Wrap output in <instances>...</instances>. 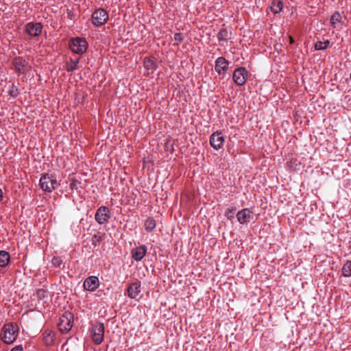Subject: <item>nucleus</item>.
<instances>
[{
    "label": "nucleus",
    "mask_w": 351,
    "mask_h": 351,
    "mask_svg": "<svg viewBox=\"0 0 351 351\" xmlns=\"http://www.w3.org/2000/svg\"><path fill=\"white\" fill-rule=\"evenodd\" d=\"M156 58L153 56H147L143 60L144 67L147 71H154L157 68Z\"/></svg>",
    "instance_id": "obj_17"
},
{
    "label": "nucleus",
    "mask_w": 351,
    "mask_h": 351,
    "mask_svg": "<svg viewBox=\"0 0 351 351\" xmlns=\"http://www.w3.org/2000/svg\"><path fill=\"white\" fill-rule=\"evenodd\" d=\"M271 10L274 14L280 13L283 8V2L282 0H273L270 6Z\"/></svg>",
    "instance_id": "obj_22"
},
{
    "label": "nucleus",
    "mask_w": 351,
    "mask_h": 351,
    "mask_svg": "<svg viewBox=\"0 0 351 351\" xmlns=\"http://www.w3.org/2000/svg\"><path fill=\"white\" fill-rule=\"evenodd\" d=\"M238 221L241 224L247 223L253 218V213L249 208H243L237 214Z\"/></svg>",
    "instance_id": "obj_14"
},
{
    "label": "nucleus",
    "mask_w": 351,
    "mask_h": 351,
    "mask_svg": "<svg viewBox=\"0 0 351 351\" xmlns=\"http://www.w3.org/2000/svg\"><path fill=\"white\" fill-rule=\"evenodd\" d=\"M111 217L110 209L105 206H100L96 211L95 219L100 225L105 224L109 221Z\"/></svg>",
    "instance_id": "obj_9"
},
{
    "label": "nucleus",
    "mask_w": 351,
    "mask_h": 351,
    "mask_svg": "<svg viewBox=\"0 0 351 351\" xmlns=\"http://www.w3.org/2000/svg\"><path fill=\"white\" fill-rule=\"evenodd\" d=\"M329 45H330V41L328 40H327L324 42L317 41L315 44V49L316 51L324 50L328 47Z\"/></svg>",
    "instance_id": "obj_27"
},
{
    "label": "nucleus",
    "mask_w": 351,
    "mask_h": 351,
    "mask_svg": "<svg viewBox=\"0 0 351 351\" xmlns=\"http://www.w3.org/2000/svg\"><path fill=\"white\" fill-rule=\"evenodd\" d=\"M80 61V58L76 59H73L72 58H69L65 63V69L68 72H73L78 68V64Z\"/></svg>",
    "instance_id": "obj_19"
},
{
    "label": "nucleus",
    "mask_w": 351,
    "mask_h": 351,
    "mask_svg": "<svg viewBox=\"0 0 351 351\" xmlns=\"http://www.w3.org/2000/svg\"><path fill=\"white\" fill-rule=\"evenodd\" d=\"M40 188L45 192L51 193L53 190L56 189L59 184L57 182L56 178L53 174L45 173L43 174L40 179Z\"/></svg>",
    "instance_id": "obj_2"
},
{
    "label": "nucleus",
    "mask_w": 351,
    "mask_h": 351,
    "mask_svg": "<svg viewBox=\"0 0 351 351\" xmlns=\"http://www.w3.org/2000/svg\"><path fill=\"white\" fill-rule=\"evenodd\" d=\"M88 43L84 38L75 37L69 41L70 49L77 54H83L88 48Z\"/></svg>",
    "instance_id": "obj_4"
},
{
    "label": "nucleus",
    "mask_w": 351,
    "mask_h": 351,
    "mask_svg": "<svg viewBox=\"0 0 351 351\" xmlns=\"http://www.w3.org/2000/svg\"><path fill=\"white\" fill-rule=\"evenodd\" d=\"M51 263L55 267H60L62 263V260L60 256H53Z\"/></svg>",
    "instance_id": "obj_31"
},
{
    "label": "nucleus",
    "mask_w": 351,
    "mask_h": 351,
    "mask_svg": "<svg viewBox=\"0 0 351 351\" xmlns=\"http://www.w3.org/2000/svg\"><path fill=\"white\" fill-rule=\"evenodd\" d=\"M342 275L344 277L351 276V261H347L341 269Z\"/></svg>",
    "instance_id": "obj_26"
},
{
    "label": "nucleus",
    "mask_w": 351,
    "mask_h": 351,
    "mask_svg": "<svg viewBox=\"0 0 351 351\" xmlns=\"http://www.w3.org/2000/svg\"><path fill=\"white\" fill-rule=\"evenodd\" d=\"M43 25L40 23L29 22L25 25V32L31 36H38L42 33Z\"/></svg>",
    "instance_id": "obj_11"
},
{
    "label": "nucleus",
    "mask_w": 351,
    "mask_h": 351,
    "mask_svg": "<svg viewBox=\"0 0 351 351\" xmlns=\"http://www.w3.org/2000/svg\"><path fill=\"white\" fill-rule=\"evenodd\" d=\"M248 72L245 67L237 68L232 74V80L234 84L239 86L244 85L247 80Z\"/></svg>",
    "instance_id": "obj_8"
},
{
    "label": "nucleus",
    "mask_w": 351,
    "mask_h": 351,
    "mask_svg": "<svg viewBox=\"0 0 351 351\" xmlns=\"http://www.w3.org/2000/svg\"><path fill=\"white\" fill-rule=\"evenodd\" d=\"M10 261V254L4 250L0 251V267H6Z\"/></svg>",
    "instance_id": "obj_21"
},
{
    "label": "nucleus",
    "mask_w": 351,
    "mask_h": 351,
    "mask_svg": "<svg viewBox=\"0 0 351 351\" xmlns=\"http://www.w3.org/2000/svg\"><path fill=\"white\" fill-rule=\"evenodd\" d=\"M224 143V137L221 132H213L210 136V144L216 150L219 149Z\"/></svg>",
    "instance_id": "obj_12"
},
{
    "label": "nucleus",
    "mask_w": 351,
    "mask_h": 351,
    "mask_svg": "<svg viewBox=\"0 0 351 351\" xmlns=\"http://www.w3.org/2000/svg\"><path fill=\"white\" fill-rule=\"evenodd\" d=\"M141 291V282L138 280L130 284L127 289L128 295L132 299H136Z\"/></svg>",
    "instance_id": "obj_15"
},
{
    "label": "nucleus",
    "mask_w": 351,
    "mask_h": 351,
    "mask_svg": "<svg viewBox=\"0 0 351 351\" xmlns=\"http://www.w3.org/2000/svg\"><path fill=\"white\" fill-rule=\"evenodd\" d=\"M289 40H290V43L291 44H293L294 43V40H293V38L291 36L289 37Z\"/></svg>",
    "instance_id": "obj_36"
},
{
    "label": "nucleus",
    "mask_w": 351,
    "mask_h": 351,
    "mask_svg": "<svg viewBox=\"0 0 351 351\" xmlns=\"http://www.w3.org/2000/svg\"><path fill=\"white\" fill-rule=\"evenodd\" d=\"M156 225L154 217H148L144 223L145 229L147 232H152L156 228Z\"/></svg>",
    "instance_id": "obj_23"
},
{
    "label": "nucleus",
    "mask_w": 351,
    "mask_h": 351,
    "mask_svg": "<svg viewBox=\"0 0 351 351\" xmlns=\"http://www.w3.org/2000/svg\"><path fill=\"white\" fill-rule=\"evenodd\" d=\"M232 32H229L226 27L225 25H223L220 30L217 34V39L219 41L226 42L231 38Z\"/></svg>",
    "instance_id": "obj_18"
},
{
    "label": "nucleus",
    "mask_w": 351,
    "mask_h": 351,
    "mask_svg": "<svg viewBox=\"0 0 351 351\" xmlns=\"http://www.w3.org/2000/svg\"><path fill=\"white\" fill-rule=\"evenodd\" d=\"M47 295H48V291L47 289H38L36 291L37 298L39 300H43L45 298H47Z\"/></svg>",
    "instance_id": "obj_29"
},
{
    "label": "nucleus",
    "mask_w": 351,
    "mask_h": 351,
    "mask_svg": "<svg viewBox=\"0 0 351 351\" xmlns=\"http://www.w3.org/2000/svg\"><path fill=\"white\" fill-rule=\"evenodd\" d=\"M43 336V342L47 346L53 345L55 335L51 330H45Z\"/></svg>",
    "instance_id": "obj_20"
},
{
    "label": "nucleus",
    "mask_w": 351,
    "mask_h": 351,
    "mask_svg": "<svg viewBox=\"0 0 351 351\" xmlns=\"http://www.w3.org/2000/svg\"><path fill=\"white\" fill-rule=\"evenodd\" d=\"M173 39L178 43H182V41L183 40L182 34L181 33H176L173 36Z\"/></svg>",
    "instance_id": "obj_33"
},
{
    "label": "nucleus",
    "mask_w": 351,
    "mask_h": 351,
    "mask_svg": "<svg viewBox=\"0 0 351 351\" xmlns=\"http://www.w3.org/2000/svg\"><path fill=\"white\" fill-rule=\"evenodd\" d=\"M229 64L230 62L224 57H219L215 62V70L219 75H222V78H223L228 70Z\"/></svg>",
    "instance_id": "obj_10"
},
{
    "label": "nucleus",
    "mask_w": 351,
    "mask_h": 351,
    "mask_svg": "<svg viewBox=\"0 0 351 351\" xmlns=\"http://www.w3.org/2000/svg\"><path fill=\"white\" fill-rule=\"evenodd\" d=\"M8 94L10 96H11L13 98H16L18 97V95L19 94V90L18 87L14 83L12 84V85L8 90Z\"/></svg>",
    "instance_id": "obj_28"
},
{
    "label": "nucleus",
    "mask_w": 351,
    "mask_h": 351,
    "mask_svg": "<svg viewBox=\"0 0 351 351\" xmlns=\"http://www.w3.org/2000/svg\"><path fill=\"white\" fill-rule=\"evenodd\" d=\"M81 184V182L80 181H78L77 179L73 178L71 180V183L69 184L70 189H72V190L76 189H77V184Z\"/></svg>",
    "instance_id": "obj_32"
},
{
    "label": "nucleus",
    "mask_w": 351,
    "mask_h": 351,
    "mask_svg": "<svg viewBox=\"0 0 351 351\" xmlns=\"http://www.w3.org/2000/svg\"><path fill=\"white\" fill-rule=\"evenodd\" d=\"M108 20V14L103 8L96 10L92 14V23L95 27H99L104 25Z\"/></svg>",
    "instance_id": "obj_7"
},
{
    "label": "nucleus",
    "mask_w": 351,
    "mask_h": 351,
    "mask_svg": "<svg viewBox=\"0 0 351 351\" xmlns=\"http://www.w3.org/2000/svg\"><path fill=\"white\" fill-rule=\"evenodd\" d=\"M237 208L235 207L228 208L225 212V216L230 220L232 219L234 217V213Z\"/></svg>",
    "instance_id": "obj_30"
},
{
    "label": "nucleus",
    "mask_w": 351,
    "mask_h": 351,
    "mask_svg": "<svg viewBox=\"0 0 351 351\" xmlns=\"http://www.w3.org/2000/svg\"><path fill=\"white\" fill-rule=\"evenodd\" d=\"M10 351H23V348L21 345H19L12 348Z\"/></svg>",
    "instance_id": "obj_34"
},
{
    "label": "nucleus",
    "mask_w": 351,
    "mask_h": 351,
    "mask_svg": "<svg viewBox=\"0 0 351 351\" xmlns=\"http://www.w3.org/2000/svg\"><path fill=\"white\" fill-rule=\"evenodd\" d=\"M147 247L144 245H141L132 250L131 254L132 257L136 261H141L147 253Z\"/></svg>",
    "instance_id": "obj_16"
},
{
    "label": "nucleus",
    "mask_w": 351,
    "mask_h": 351,
    "mask_svg": "<svg viewBox=\"0 0 351 351\" xmlns=\"http://www.w3.org/2000/svg\"><path fill=\"white\" fill-rule=\"evenodd\" d=\"M105 233L98 232L93 236L91 243L94 247L99 245L104 239Z\"/></svg>",
    "instance_id": "obj_25"
},
{
    "label": "nucleus",
    "mask_w": 351,
    "mask_h": 351,
    "mask_svg": "<svg viewBox=\"0 0 351 351\" xmlns=\"http://www.w3.org/2000/svg\"><path fill=\"white\" fill-rule=\"evenodd\" d=\"M19 330V326L15 323L5 324L1 330V339L6 344L13 343L18 337Z\"/></svg>",
    "instance_id": "obj_1"
},
{
    "label": "nucleus",
    "mask_w": 351,
    "mask_h": 351,
    "mask_svg": "<svg viewBox=\"0 0 351 351\" xmlns=\"http://www.w3.org/2000/svg\"><path fill=\"white\" fill-rule=\"evenodd\" d=\"M342 23V16L339 12H335L330 17V24L333 27H336V24Z\"/></svg>",
    "instance_id": "obj_24"
},
{
    "label": "nucleus",
    "mask_w": 351,
    "mask_h": 351,
    "mask_svg": "<svg viewBox=\"0 0 351 351\" xmlns=\"http://www.w3.org/2000/svg\"><path fill=\"white\" fill-rule=\"evenodd\" d=\"M12 64L14 68V71L19 74H26L32 69L29 64L21 56L13 58Z\"/></svg>",
    "instance_id": "obj_6"
},
{
    "label": "nucleus",
    "mask_w": 351,
    "mask_h": 351,
    "mask_svg": "<svg viewBox=\"0 0 351 351\" xmlns=\"http://www.w3.org/2000/svg\"><path fill=\"white\" fill-rule=\"evenodd\" d=\"M105 326L104 324L99 322H96L90 331L93 341L96 345H99L104 341Z\"/></svg>",
    "instance_id": "obj_5"
},
{
    "label": "nucleus",
    "mask_w": 351,
    "mask_h": 351,
    "mask_svg": "<svg viewBox=\"0 0 351 351\" xmlns=\"http://www.w3.org/2000/svg\"><path fill=\"white\" fill-rule=\"evenodd\" d=\"M3 197V192L2 190L0 189V201L2 199Z\"/></svg>",
    "instance_id": "obj_35"
},
{
    "label": "nucleus",
    "mask_w": 351,
    "mask_h": 351,
    "mask_svg": "<svg viewBox=\"0 0 351 351\" xmlns=\"http://www.w3.org/2000/svg\"><path fill=\"white\" fill-rule=\"evenodd\" d=\"M99 285V281L97 276H91L86 278L84 282V289L86 291H94Z\"/></svg>",
    "instance_id": "obj_13"
},
{
    "label": "nucleus",
    "mask_w": 351,
    "mask_h": 351,
    "mask_svg": "<svg viewBox=\"0 0 351 351\" xmlns=\"http://www.w3.org/2000/svg\"><path fill=\"white\" fill-rule=\"evenodd\" d=\"M73 314L69 311L64 312L59 319L58 326L62 333H67L72 328Z\"/></svg>",
    "instance_id": "obj_3"
}]
</instances>
